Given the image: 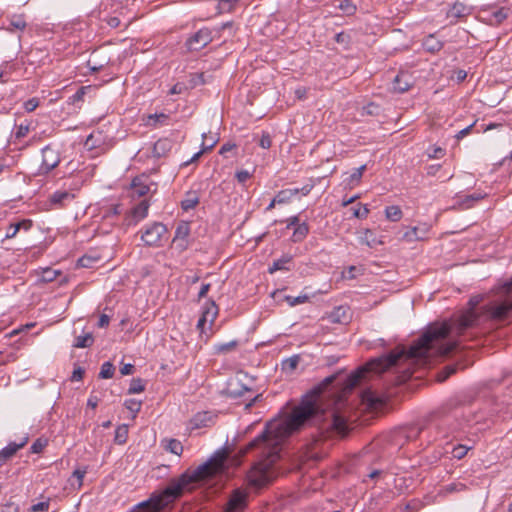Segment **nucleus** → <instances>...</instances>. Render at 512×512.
<instances>
[{
  "label": "nucleus",
  "instance_id": "nucleus-8",
  "mask_svg": "<svg viewBox=\"0 0 512 512\" xmlns=\"http://www.w3.org/2000/svg\"><path fill=\"white\" fill-rule=\"evenodd\" d=\"M60 163V157L58 152L51 148L50 146H46L42 149V164L39 168L40 174H47Z\"/></svg>",
  "mask_w": 512,
  "mask_h": 512
},
{
  "label": "nucleus",
  "instance_id": "nucleus-3",
  "mask_svg": "<svg viewBox=\"0 0 512 512\" xmlns=\"http://www.w3.org/2000/svg\"><path fill=\"white\" fill-rule=\"evenodd\" d=\"M227 453L216 451L206 462L195 469H187L179 477L172 478L167 487L158 495L140 504L147 512H158L179 499L185 492H191L197 484L210 480L225 470Z\"/></svg>",
  "mask_w": 512,
  "mask_h": 512
},
{
  "label": "nucleus",
  "instance_id": "nucleus-6",
  "mask_svg": "<svg viewBox=\"0 0 512 512\" xmlns=\"http://www.w3.org/2000/svg\"><path fill=\"white\" fill-rule=\"evenodd\" d=\"M212 39L211 30L208 28H202L187 39L186 47L189 51H199L206 47Z\"/></svg>",
  "mask_w": 512,
  "mask_h": 512
},
{
  "label": "nucleus",
  "instance_id": "nucleus-41",
  "mask_svg": "<svg viewBox=\"0 0 512 512\" xmlns=\"http://www.w3.org/2000/svg\"><path fill=\"white\" fill-rule=\"evenodd\" d=\"M128 428L127 426H119L115 431V442L118 444H124L127 441Z\"/></svg>",
  "mask_w": 512,
  "mask_h": 512
},
{
  "label": "nucleus",
  "instance_id": "nucleus-17",
  "mask_svg": "<svg viewBox=\"0 0 512 512\" xmlns=\"http://www.w3.org/2000/svg\"><path fill=\"white\" fill-rule=\"evenodd\" d=\"M146 181L147 178L145 177H135L132 180L131 187L134 195L143 197L150 192V186L148 183H146Z\"/></svg>",
  "mask_w": 512,
  "mask_h": 512
},
{
  "label": "nucleus",
  "instance_id": "nucleus-22",
  "mask_svg": "<svg viewBox=\"0 0 512 512\" xmlns=\"http://www.w3.org/2000/svg\"><path fill=\"white\" fill-rule=\"evenodd\" d=\"M199 204V196L196 191H188L181 201V208L184 211L194 209Z\"/></svg>",
  "mask_w": 512,
  "mask_h": 512
},
{
  "label": "nucleus",
  "instance_id": "nucleus-26",
  "mask_svg": "<svg viewBox=\"0 0 512 512\" xmlns=\"http://www.w3.org/2000/svg\"><path fill=\"white\" fill-rule=\"evenodd\" d=\"M168 119L169 116L164 113L150 114L147 116L146 125L157 128L159 125H167Z\"/></svg>",
  "mask_w": 512,
  "mask_h": 512
},
{
  "label": "nucleus",
  "instance_id": "nucleus-46",
  "mask_svg": "<svg viewBox=\"0 0 512 512\" xmlns=\"http://www.w3.org/2000/svg\"><path fill=\"white\" fill-rule=\"evenodd\" d=\"M351 210L353 216L358 219H365L369 213V209L366 206H361V204H358L357 207H352Z\"/></svg>",
  "mask_w": 512,
  "mask_h": 512
},
{
  "label": "nucleus",
  "instance_id": "nucleus-38",
  "mask_svg": "<svg viewBox=\"0 0 512 512\" xmlns=\"http://www.w3.org/2000/svg\"><path fill=\"white\" fill-rule=\"evenodd\" d=\"M114 372L115 366L110 361L104 362L99 372V378L110 379L113 377Z\"/></svg>",
  "mask_w": 512,
  "mask_h": 512
},
{
  "label": "nucleus",
  "instance_id": "nucleus-20",
  "mask_svg": "<svg viewBox=\"0 0 512 512\" xmlns=\"http://www.w3.org/2000/svg\"><path fill=\"white\" fill-rule=\"evenodd\" d=\"M292 256L291 255H283L281 258L275 260L273 264L268 268V272L270 274H273L276 271L282 270V271H289L291 268L289 264L292 262Z\"/></svg>",
  "mask_w": 512,
  "mask_h": 512
},
{
  "label": "nucleus",
  "instance_id": "nucleus-15",
  "mask_svg": "<svg viewBox=\"0 0 512 512\" xmlns=\"http://www.w3.org/2000/svg\"><path fill=\"white\" fill-rule=\"evenodd\" d=\"M412 86L411 77L408 73L400 72L393 81V90L398 93L408 91Z\"/></svg>",
  "mask_w": 512,
  "mask_h": 512
},
{
  "label": "nucleus",
  "instance_id": "nucleus-27",
  "mask_svg": "<svg viewBox=\"0 0 512 512\" xmlns=\"http://www.w3.org/2000/svg\"><path fill=\"white\" fill-rule=\"evenodd\" d=\"M297 194H298L297 188L281 190L274 197V202H277L278 204L288 203Z\"/></svg>",
  "mask_w": 512,
  "mask_h": 512
},
{
  "label": "nucleus",
  "instance_id": "nucleus-60",
  "mask_svg": "<svg viewBox=\"0 0 512 512\" xmlns=\"http://www.w3.org/2000/svg\"><path fill=\"white\" fill-rule=\"evenodd\" d=\"M18 233V228L17 226L14 225V223H11L8 227H7V231H6V234H5V237H4V240H8V239H12L14 238Z\"/></svg>",
  "mask_w": 512,
  "mask_h": 512
},
{
  "label": "nucleus",
  "instance_id": "nucleus-56",
  "mask_svg": "<svg viewBox=\"0 0 512 512\" xmlns=\"http://www.w3.org/2000/svg\"><path fill=\"white\" fill-rule=\"evenodd\" d=\"M271 144H272V140H271V137L269 135V133L267 132H263L261 138H260V141H259V145L263 148V149H268L271 147Z\"/></svg>",
  "mask_w": 512,
  "mask_h": 512
},
{
  "label": "nucleus",
  "instance_id": "nucleus-11",
  "mask_svg": "<svg viewBox=\"0 0 512 512\" xmlns=\"http://www.w3.org/2000/svg\"><path fill=\"white\" fill-rule=\"evenodd\" d=\"M190 234V226L187 222H181L175 231V236L173 238V243L176 244L180 250H184L187 248V238Z\"/></svg>",
  "mask_w": 512,
  "mask_h": 512
},
{
  "label": "nucleus",
  "instance_id": "nucleus-33",
  "mask_svg": "<svg viewBox=\"0 0 512 512\" xmlns=\"http://www.w3.org/2000/svg\"><path fill=\"white\" fill-rule=\"evenodd\" d=\"M94 343V337L92 333H86L75 338L74 347L76 348H89Z\"/></svg>",
  "mask_w": 512,
  "mask_h": 512
},
{
  "label": "nucleus",
  "instance_id": "nucleus-18",
  "mask_svg": "<svg viewBox=\"0 0 512 512\" xmlns=\"http://www.w3.org/2000/svg\"><path fill=\"white\" fill-rule=\"evenodd\" d=\"M9 24L6 28L8 32L24 31L27 27V22L23 14H14L8 19Z\"/></svg>",
  "mask_w": 512,
  "mask_h": 512
},
{
  "label": "nucleus",
  "instance_id": "nucleus-9",
  "mask_svg": "<svg viewBox=\"0 0 512 512\" xmlns=\"http://www.w3.org/2000/svg\"><path fill=\"white\" fill-rule=\"evenodd\" d=\"M29 441V436H23L19 443L10 442L7 446L0 450V467L11 459L20 449H22Z\"/></svg>",
  "mask_w": 512,
  "mask_h": 512
},
{
  "label": "nucleus",
  "instance_id": "nucleus-62",
  "mask_svg": "<svg viewBox=\"0 0 512 512\" xmlns=\"http://www.w3.org/2000/svg\"><path fill=\"white\" fill-rule=\"evenodd\" d=\"M84 373H85L84 369H82L81 367H77L76 369H74V371L72 373L71 380L72 381L82 380Z\"/></svg>",
  "mask_w": 512,
  "mask_h": 512
},
{
  "label": "nucleus",
  "instance_id": "nucleus-13",
  "mask_svg": "<svg viewBox=\"0 0 512 512\" xmlns=\"http://www.w3.org/2000/svg\"><path fill=\"white\" fill-rule=\"evenodd\" d=\"M216 416L211 412H199L191 420L192 428L199 429L209 427L214 423Z\"/></svg>",
  "mask_w": 512,
  "mask_h": 512
},
{
  "label": "nucleus",
  "instance_id": "nucleus-57",
  "mask_svg": "<svg viewBox=\"0 0 512 512\" xmlns=\"http://www.w3.org/2000/svg\"><path fill=\"white\" fill-rule=\"evenodd\" d=\"M29 132V125H23V124H20L19 126L16 127V131H15V138L16 139H20V138H23L25 137Z\"/></svg>",
  "mask_w": 512,
  "mask_h": 512
},
{
  "label": "nucleus",
  "instance_id": "nucleus-10",
  "mask_svg": "<svg viewBox=\"0 0 512 512\" xmlns=\"http://www.w3.org/2000/svg\"><path fill=\"white\" fill-rule=\"evenodd\" d=\"M75 199V195L69 191L58 190L50 195L49 200L55 208H63Z\"/></svg>",
  "mask_w": 512,
  "mask_h": 512
},
{
  "label": "nucleus",
  "instance_id": "nucleus-36",
  "mask_svg": "<svg viewBox=\"0 0 512 512\" xmlns=\"http://www.w3.org/2000/svg\"><path fill=\"white\" fill-rule=\"evenodd\" d=\"M385 215L388 220L397 222L402 218L403 213L399 206L393 205L386 207Z\"/></svg>",
  "mask_w": 512,
  "mask_h": 512
},
{
  "label": "nucleus",
  "instance_id": "nucleus-4",
  "mask_svg": "<svg viewBox=\"0 0 512 512\" xmlns=\"http://www.w3.org/2000/svg\"><path fill=\"white\" fill-rule=\"evenodd\" d=\"M168 230L161 222H154L142 230L141 239L146 246L161 247L163 241L167 240Z\"/></svg>",
  "mask_w": 512,
  "mask_h": 512
},
{
  "label": "nucleus",
  "instance_id": "nucleus-35",
  "mask_svg": "<svg viewBox=\"0 0 512 512\" xmlns=\"http://www.w3.org/2000/svg\"><path fill=\"white\" fill-rule=\"evenodd\" d=\"M239 342L237 340H232L226 343H219L214 346V351L216 354H227L238 347Z\"/></svg>",
  "mask_w": 512,
  "mask_h": 512
},
{
  "label": "nucleus",
  "instance_id": "nucleus-7",
  "mask_svg": "<svg viewBox=\"0 0 512 512\" xmlns=\"http://www.w3.org/2000/svg\"><path fill=\"white\" fill-rule=\"evenodd\" d=\"M423 427L419 425H410L396 430L393 434V441L397 445H403L406 442H412L419 438Z\"/></svg>",
  "mask_w": 512,
  "mask_h": 512
},
{
  "label": "nucleus",
  "instance_id": "nucleus-59",
  "mask_svg": "<svg viewBox=\"0 0 512 512\" xmlns=\"http://www.w3.org/2000/svg\"><path fill=\"white\" fill-rule=\"evenodd\" d=\"M59 274L58 271L56 270H52V269H46L44 272H43V280L46 281V282H51L53 281L56 276Z\"/></svg>",
  "mask_w": 512,
  "mask_h": 512
},
{
  "label": "nucleus",
  "instance_id": "nucleus-54",
  "mask_svg": "<svg viewBox=\"0 0 512 512\" xmlns=\"http://www.w3.org/2000/svg\"><path fill=\"white\" fill-rule=\"evenodd\" d=\"M86 473H87V468L86 467H84L82 469L79 468V469L74 470V472L72 474V477L77 479L79 487L82 486L83 479H84V476H85Z\"/></svg>",
  "mask_w": 512,
  "mask_h": 512
},
{
  "label": "nucleus",
  "instance_id": "nucleus-58",
  "mask_svg": "<svg viewBox=\"0 0 512 512\" xmlns=\"http://www.w3.org/2000/svg\"><path fill=\"white\" fill-rule=\"evenodd\" d=\"M403 237L407 241L419 240L420 237L418 236V228L417 227L411 228L410 230L405 232Z\"/></svg>",
  "mask_w": 512,
  "mask_h": 512
},
{
  "label": "nucleus",
  "instance_id": "nucleus-12",
  "mask_svg": "<svg viewBox=\"0 0 512 512\" xmlns=\"http://www.w3.org/2000/svg\"><path fill=\"white\" fill-rule=\"evenodd\" d=\"M226 393L231 398H240L246 393H252V390L243 385L238 379H232L227 384Z\"/></svg>",
  "mask_w": 512,
  "mask_h": 512
},
{
  "label": "nucleus",
  "instance_id": "nucleus-23",
  "mask_svg": "<svg viewBox=\"0 0 512 512\" xmlns=\"http://www.w3.org/2000/svg\"><path fill=\"white\" fill-rule=\"evenodd\" d=\"M329 318L333 323H346L349 320L348 309L344 306H339L331 312Z\"/></svg>",
  "mask_w": 512,
  "mask_h": 512
},
{
  "label": "nucleus",
  "instance_id": "nucleus-42",
  "mask_svg": "<svg viewBox=\"0 0 512 512\" xmlns=\"http://www.w3.org/2000/svg\"><path fill=\"white\" fill-rule=\"evenodd\" d=\"M48 441L44 438L36 439L30 447V452L32 454H38L43 451V449L47 446Z\"/></svg>",
  "mask_w": 512,
  "mask_h": 512
},
{
  "label": "nucleus",
  "instance_id": "nucleus-34",
  "mask_svg": "<svg viewBox=\"0 0 512 512\" xmlns=\"http://www.w3.org/2000/svg\"><path fill=\"white\" fill-rule=\"evenodd\" d=\"M362 401L367 404L369 408L376 409L381 404V400L370 390L362 393Z\"/></svg>",
  "mask_w": 512,
  "mask_h": 512
},
{
  "label": "nucleus",
  "instance_id": "nucleus-63",
  "mask_svg": "<svg viewBox=\"0 0 512 512\" xmlns=\"http://www.w3.org/2000/svg\"><path fill=\"white\" fill-rule=\"evenodd\" d=\"M110 317L106 314H101L97 323L99 328H105L109 325Z\"/></svg>",
  "mask_w": 512,
  "mask_h": 512
},
{
  "label": "nucleus",
  "instance_id": "nucleus-30",
  "mask_svg": "<svg viewBox=\"0 0 512 512\" xmlns=\"http://www.w3.org/2000/svg\"><path fill=\"white\" fill-rule=\"evenodd\" d=\"M163 442L166 443L164 445V448L170 453L175 454L177 456H180L183 453L184 448L179 440L172 438L169 440H164Z\"/></svg>",
  "mask_w": 512,
  "mask_h": 512
},
{
  "label": "nucleus",
  "instance_id": "nucleus-31",
  "mask_svg": "<svg viewBox=\"0 0 512 512\" xmlns=\"http://www.w3.org/2000/svg\"><path fill=\"white\" fill-rule=\"evenodd\" d=\"M218 315V307L215 304L214 301H208L204 307V311L202 313V316H205L207 321H210V323H213Z\"/></svg>",
  "mask_w": 512,
  "mask_h": 512
},
{
  "label": "nucleus",
  "instance_id": "nucleus-32",
  "mask_svg": "<svg viewBox=\"0 0 512 512\" xmlns=\"http://www.w3.org/2000/svg\"><path fill=\"white\" fill-rule=\"evenodd\" d=\"M309 233V226L307 223H300L297 227H295L292 235L293 242H301L306 238Z\"/></svg>",
  "mask_w": 512,
  "mask_h": 512
},
{
  "label": "nucleus",
  "instance_id": "nucleus-51",
  "mask_svg": "<svg viewBox=\"0 0 512 512\" xmlns=\"http://www.w3.org/2000/svg\"><path fill=\"white\" fill-rule=\"evenodd\" d=\"M235 177L240 184H245L252 177V174L247 170H240L236 172Z\"/></svg>",
  "mask_w": 512,
  "mask_h": 512
},
{
  "label": "nucleus",
  "instance_id": "nucleus-50",
  "mask_svg": "<svg viewBox=\"0 0 512 512\" xmlns=\"http://www.w3.org/2000/svg\"><path fill=\"white\" fill-rule=\"evenodd\" d=\"M509 9L500 8L493 13V17L495 21L499 24L504 21L508 17Z\"/></svg>",
  "mask_w": 512,
  "mask_h": 512
},
{
  "label": "nucleus",
  "instance_id": "nucleus-53",
  "mask_svg": "<svg viewBox=\"0 0 512 512\" xmlns=\"http://www.w3.org/2000/svg\"><path fill=\"white\" fill-rule=\"evenodd\" d=\"M15 226L18 228V232L20 230L29 231L33 225V221L30 219H23L19 222L14 223Z\"/></svg>",
  "mask_w": 512,
  "mask_h": 512
},
{
  "label": "nucleus",
  "instance_id": "nucleus-28",
  "mask_svg": "<svg viewBox=\"0 0 512 512\" xmlns=\"http://www.w3.org/2000/svg\"><path fill=\"white\" fill-rule=\"evenodd\" d=\"M470 13V8L465 4L456 2L448 12L449 17L461 18Z\"/></svg>",
  "mask_w": 512,
  "mask_h": 512
},
{
  "label": "nucleus",
  "instance_id": "nucleus-43",
  "mask_svg": "<svg viewBox=\"0 0 512 512\" xmlns=\"http://www.w3.org/2000/svg\"><path fill=\"white\" fill-rule=\"evenodd\" d=\"M457 370V365H447L443 368V370L438 374V381L442 382L448 379L451 375H453Z\"/></svg>",
  "mask_w": 512,
  "mask_h": 512
},
{
  "label": "nucleus",
  "instance_id": "nucleus-5",
  "mask_svg": "<svg viewBox=\"0 0 512 512\" xmlns=\"http://www.w3.org/2000/svg\"><path fill=\"white\" fill-rule=\"evenodd\" d=\"M249 493L242 488L234 489L226 504V512H243L248 504Z\"/></svg>",
  "mask_w": 512,
  "mask_h": 512
},
{
  "label": "nucleus",
  "instance_id": "nucleus-37",
  "mask_svg": "<svg viewBox=\"0 0 512 512\" xmlns=\"http://www.w3.org/2000/svg\"><path fill=\"white\" fill-rule=\"evenodd\" d=\"M338 8L347 16H352L357 11V5L352 0H341Z\"/></svg>",
  "mask_w": 512,
  "mask_h": 512
},
{
  "label": "nucleus",
  "instance_id": "nucleus-16",
  "mask_svg": "<svg viewBox=\"0 0 512 512\" xmlns=\"http://www.w3.org/2000/svg\"><path fill=\"white\" fill-rule=\"evenodd\" d=\"M173 141L169 138H161L155 142L153 146V154L155 157H164L171 151Z\"/></svg>",
  "mask_w": 512,
  "mask_h": 512
},
{
  "label": "nucleus",
  "instance_id": "nucleus-64",
  "mask_svg": "<svg viewBox=\"0 0 512 512\" xmlns=\"http://www.w3.org/2000/svg\"><path fill=\"white\" fill-rule=\"evenodd\" d=\"M1 512H19L18 506L14 503H7L3 506Z\"/></svg>",
  "mask_w": 512,
  "mask_h": 512
},
{
  "label": "nucleus",
  "instance_id": "nucleus-1",
  "mask_svg": "<svg viewBox=\"0 0 512 512\" xmlns=\"http://www.w3.org/2000/svg\"><path fill=\"white\" fill-rule=\"evenodd\" d=\"M340 374L338 372L323 379L302 397L300 404L285 420L269 422L261 434L241 449L243 455L259 450V460L246 474L249 488L259 491L273 481L274 464L280 457L279 438L287 437L305 425L317 426L325 438L344 437L348 433L345 417L336 409H322V403L327 397H333L335 405L342 403L345 393L359 384L364 371L355 372L346 379L337 381Z\"/></svg>",
  "mask_w": 512,
  "mask_h": 512
},
{
  "label": "nucleus",
  "instance_id": "nucleus-44",
  "mask_svg": "<svg viewBox=\"0 0 512 512\" xmlns=\"http://www.w3.org/2000/svg\"><path fill=\"white\" fill-rule=\"evenodd\" d=\"M240 0H219V12H230Z\"/></svg>",
  "mask_w": 512,
  "mask_h": 512
},
{
  "label": "nucleus",
  "instance_id": "nucleus-39",
  "mask_svg": "<svg viewBox=\"0 0 512 512\" xmlns=\"http://www.w3.org/2000/svg\"><path fill=\"white\" fill-rule=\"evenodd\" d=\"M470 449H471V447H469V446L458 444L452 448V451H451L452 457L460 460L467 455V453Z\"/></svg>",
  "mask_w": 512,
  "mask_h": 512
},
{
  "label": "nucleus",
  "instance_id": "nucleus-40",
  "mask_svg": "<svg viewBox=\"0 0 512 512\" xmlns=\"http://www.w3.org/2000/svg\"><path fill=\"white\" fill-rule=\"evenodd\" d=\"M144 390H145V384H144L143 380L140 378H134V379H132V381L130 383V386L128 389V394L141 393Z\"/></svg>",
  "mask_w": 512,
  "mask_h": 512
},
{
  "label": "nucleus",
  "instance_id": "nucleus-47",
  "mask_svg": "<svg viewBox=\"0 0 512 512\" xmlns=\"http://www.w3.org/2000/svg\"><path fill=\"white\" fill-rule=\"evenodd\" d=\"M99 258L91 257L88 255H84L81 258L78 259V266L90 268L93 266L94 263L98 262Z\"/></svg>",
  "mask_w": 512,
  "mask_h": 512
},
{
  "label": "nucleus",
  "instance_id": "nucleus-49",
  "mask_svg": "<svg viewBox=\"0 0 512 512\" xmlns=\"http://www.w3.org/2000/svg\"><path fill=\"white\" fill-rule=\"evenodd\" d=\"M124 405L129 411L133 413H138L141 409L142 403L141 401L135 399H128L125 401Z\"/></svg>",
  "mask_w": 512,
  "mask_h": 512
},
{
  "label": "nucleus",
  "instance_id": "nucleus-55",
  "mask_svg": "<svg viewBox=\"0 0 512 512\" xmlns=\"http://www.w3.org/2000/svg\"><path fill=\"white\" fill-rule=\"evenodd\" d=\"M49 506H50V501L48 499L47 501H43V502H39V503L33 504L31 506V511L32 512L48 511Z\"/></svg>",
  "mask_w": 512,
  "mask_h": 512
},
{
  "label": "nucleus",
  "instance_id": "nucleus-29",
  "mask_svg": "<svg viewBox=\"0 0 512 512\" xmlns=\"http://www.w3.org/2000/svg\"><path fill=\"white\" fill-rule=\"evenodd\" d=\"M300 359V355H293L289 358L284 359L281 363L282 370L286 373L294 372L299 365Z\"/></svg>",
  "mask_w": 512,
  "mask_h": 512
},
{
  "label": "nucleus",
  "instance_id": "nucleus-61",
  "mask_svg": "<svg viewBox=\"0 0 512 512\" xmlns=\"http://www.w3.org/2000/svg\"><path fill=\"white\" fill-rule=\"evenodd\" d=\"M482 198H483V196L481 194H472L465 198V200L463 201V204H465L466 207L469 208V207H471V202L478 201Z\"/></svg>",
  "mask_w": 512,
  "mask_h": 512
},
{
  "label": "nucleus",
  "instance_id": "nucleus-21",
  "mask_svg": "<svg viewBox=\"0 0 512 512\" xmlns=\"http://www.w3.org/2000/svg\"><path fill=\"white\" fill-rule=\"evenodd\" d=\"M367 166L366 164L355 168L345 179L344 182L347 186L350 188L355 187L358 185L362 179L363 173L366 171Z\"/></svg>",
  "mask_w": 512,
  "mask_h": 512
},
{
  "label": "nucleus",
  "instance_id": "nucleus-24",
  "mask_svg": "<svg viewBox=\"0 0 512 512\" xmlns=\"http://www.w3.org/2000/svg\"><path fill=\"white\" fill-rule=\"evenodd\" d=\"M202 138H203V142H202V150H200L199 152H197L196 154H194V155H193V157H192L190 160H188V161L184 162V163L182 164L183 166H188V165H190V164H192V163H194V162L198 161V159L201 157V155H202L204 152L211 150V149L215 146V144L217 143V141H218V139H212L211 143L207 145V144H206V142H205V140H206V133H203Z\"/></svg>",
  "mask_w": 512,
  "mask_h": 512
},
{
  "label": "nucleus",
  "instance_id": "nucleus-19",
  "mask_svg": "<svg viewBox=\"0 0 512 512\" xmlns=\"http://www.w3.org/2000/svg\"><path fill=\"white\" fill-rule=\"evenodd\" d=\"M149 207V201L144 199L131 209L130 214L135 219V221L138 222L148 215Z\"/></svg>",
  "mask_w": 512,
  "mask_h": 512
},
{
  "label": "nucleus",
  "instance_id": "nucleus-45",
  "mask_svg": "<svg viewBox=\"0 0 512 512\" xmlns=\"http://www.w3.org/2000/svg\"><path fill=\"white\" fill-rule=\"evenodd\" d=\"M334 40L335 42H337L338 44H341L343 45L345 48H348V46L350 45L351 43V35L347 32H340V33H337L334 37Z\"/></svg>",
  "mask_w": 512,
  "mask_h": 512
},
{
  "label": "nucleus",
  "instance_id": "nucleus-52",
  "mask_svg": "<svg viewBox=\"0 0 512 512\" xmlns=\"http://www.w3.org/2000/svg\"><path fill=\"white\" fill-rule=\"evenodd\" d=\"M39 106V99L38 98H31L24 102V109L27 112L34 111Z\"/></svg>",
  "mask_w": 512,
  "mask_h": 512
},
{
  "label": "nucleus",
  "instance_id": "nucleus-14",
  "mask_svg": "<svg viewBox=\"0 0 512 512\" xmlns=\"http://www.w3.org/2000/svg\"><path fill=\"white\" fill-rule=\"evenodd\" d=\"M511 310H512V300L507 299L499 304L491 306L490 313L494 319L503 320L507 317L508 313Z\"/></svg>",
  "mask_w": 512,
  "mask_h": 512
},
{
  "label": "nucleus",
  "instance_id": "nucleus-48",
  "mask_svg": "<svg viewBox=\"0 0 512 512\" xmlns=\"http://www.w3.org/2000/svg\"><path fill=\"white\" fill-rule=\"evenodd\" d=\"M308 299H309V297L307 295H301V296H297V297H293V296H286L285 297V300L292 307L296 306V305H299V304H303V303L307 302Z\"/></svg>",
  "mask_w": 512,
  "mask_h": 512
},
{
  "label": "nucleus",
  "instance_id": "nucleus-25",
  "mask_svg": "<svg viewBox=\"0 0 512 512\" xmlns=\"http://www.w3.org/2000/svg\"><path fill=\"white\" fill-rule=\"evenodd\" d=\"M423 46L428 52L435 53L442 49L443 43L434 35H429L424 39Z\"/></svg>",
  "mask_w": 512,
  "mask_h": 512
},
{
  "label": "nucleus",
  "instance_id": "nucleus-2",
  "mask_svg": "<svg viewBox=\"0 0 512 512\" xmlns=\"http://www.w3.org/2000/svg\"><path fill=\"white\" fill-rule=\"evenodd\" d=\"M477 321L478 315L476 312L469 310L461 315L452 325L446 322L432 324L408 350L397 348L386 355L374 359L369 363V369L375 373H383L405 361L412 360L426 365L431 363L434 358L447 356L456 348V343L448 340L449 335L451 333L463 335Z\"/></svg>",
  "mask_w": 512,
  "mask_h": 512
}]
</instances>
